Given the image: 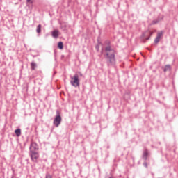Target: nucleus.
<instances>
[{"label":"nucleus","instance_id":"11","mask_svg":"<svg viewBox=\"0 0 178 178\" xmlns=\"http://www.w3.org/2000/svg\"><path fill=\"white\" fill-rule=\"evenodd\" d=\"M15 134H16L17 137H20V136H22V129H15Z\"/></svg>","mask_w":178,"mask_h":178},{"label":"nucleus","instance_id":"18","mask_svg":"<svg viewBox=\"0 0 178 178\" xmlns=\"http://www.w3.org/2000/svg\"><path fill=\"white\" fill-rule=\"evenodd\" d=\"M45 178H52V175L49 173H47L45 175Z\"/></svg>","mask_w":178,"mask_h":178},{"label":"nucleus","instance_id":"9","mask_svg":"<svg viewBox=\"0 0 178 178\" xmlns=\"http://www.w3.org/2000/svg\"><path fill=\"white\" fill-rule=\"evenodd\" d=\"M162 19H163V15H161L157 19L153 20L152 24H156V23H159V22H161Z\"/></svg>","mask_w":178,"mask_h":178},{"label":"nucleus","instance_id":"14","mask_svg":"<svg viewBox=\"0 0 178 178\" xmlns=\"http://www.w3.org/2000/svg\"><path fill=\"white\" fill-rule=\"evenodd\" d=\"M58 48L59 49H62L63 48V42H59L58 43Z\"/></svg>","mask_w":178,"mask_h":178},{"label":"nucleus","instance_id":"17","mask_svg":"<svg viewBox=\"0 0 178 178\" xmlns=\"http://www.w3.org/2000/svg\"><path fill=\"white\" fill-rule=\"evenodd\" d=\"M60 29L63 31L66 30V24H60Z\"/></svg>","mask_w":178,"mask_h":178},{"label":"nucleus","instance_id":"15","mask_svg":"<svg viewBox=\"0 0 178 178\" xmlns=\"http://www.w3.org/2000/svg\"><path fill=\"white\" fill-rule=\"evenodd\" d=\"M164 72H168V70H170V65H167L164 67Z\"/></svg>","mask_w":178,"mask_h":178},{"label":"nucleus","instance_id":"8","mask_svg":"<svg viewBox=\"0 0 178 178\" xmlns=\"http://www.w3.org/2000/svg\"><path fill=\"white\" fill-rule=\"evenodd\" d=\"M51 35L54 38H58L59 37V31L58 30H54L51 33Z\"/></svg>","mask_w":178,"mask_h":178},{"label":"nucleus","instance_id":"20","mask_svg":"<svg viewBox=\"0 0 178 178\" xmlns=\"http://www.w3.org/2000/svg\"><path fill=\"white\" fill-rule=\"evenodd\" d=\"M143 166H145V168H148V164H147L146 161L143 163Z\"/></svg>","mask_w":178,"mask_h":178},{"label":"nucleus","instance_id":"5","mask_svg":"<svg viewBox=\"0 0 178 178\" xmlns=\"http://www.w3.org/2000/svg\"><path fill=\"white\" fill-rule=\"evenodd\" d=\"M62 122V117H60V115H57L54 120V124L56 127H59V124H60Z\"/></svg>","mask_w":178,"mask_h":178},{"label":"nucleus","instance_id":"4","mask_svg":"<svg viewBox=\"0 0 178 178\" xmlns=\"http://www.w3.org/2000/svg\"><path fill=\"white\" fill-rule=\"evenodd\" d=\"M29 155L33 162H37L40 158V154L38 152H29Z\"/></svg>","mask_w":178,"mask_h":178},{"label":"nucleus","instance_id":"22","mask_svg":"<svg viewBox=\"0 0 178 178\" xmlns=\"http://www.w3.org/2000/svg\"><path fill=\"white\" fill-rule=\"evenodd\" d=\"M109 178H113V177H110Z\"/></svg>","mask_w":178,"mask_h":178},{"label":"nucleus","instance_id":"2","mask_svg":"<svg viewBox=\"0 0 178 178\" xmlns=\"http://www.w3.org/2000/svg\"><path fill=\"white\" fill-rule=\"evenodd\" d=\"M70 84L72 85L73 87H80V79L77 74H75L74 76H71Z\"/></svg>","mask_w":178,"mask_h":178},{"label":"nucleus","instance_id":"6","mask_svg":"<svg viewBox=\"0 0 178 178\" xmlns=\"http://www.w3.org/2000/svg\"><path fill=\"white\" fill-rule=\"evenodd\" d=\"M29 151V152H37L38 151V145L35 142L31 143Z\"/></svg>","mask_w":178,"mask_h":178},{"label":"nucleus","instance_id":"7","mask_svg":"<svg viewBox=\"0 0 178 178\" xmlns=\"http://www.w3.org/2000/svg\"><path fill=\"white\" fill-rule=\"evenodd\" d=\"M163 35V33H162V32H159L157 33V35L154 40L155 44H158V42H159V41H161V38L162 37Z\"/></svg>","mask_w":178,"mask_h":178},{"label":"nucleus","instance_id":"12","mask_svg":"<svg viewBox=\"0 0 178 178\" xmlns=\"http://www.w3.org/2000/svg\"><path fill=\"white\" fill-rule=\"evenodd\" d=\"M35 67H37V64L35 62L31 63V70H35Z\"/></svg>","mask_w":178,"mask_h":178},{"label":"nucleus","instance_id":"13","mask_svg":"<svg viewBox=\"0 0 178 178\" xmlns=\"http://www.w3.org/2000/svg\"><path fill=\"white\" fill-rule=\"evenodd\" d=\"M41 24L38 25L37 28H36V32L38 33V34L41 33Z\"/></svg>","mask_w":178,"mask_h":178},{"label":"nucleus","instance_id":"21","mask_svg":"<svg viewBox=\"0 0 178 178\" xmlns=\"http://www.w3.org/2000/svg\"><path fill=\"white\" fill-rule=\"evenodd\" d=\"M80 76H83V74H80Z\"/></svg>","mask_w":178,"mask_h":178},{"label":"nucleus","instance_id":"10","mask_svg":"<svg viewBox=\"0 0 178 178\" xmlns=\"http://www.w3.org/2000/svg\"><path fill=\"white\" fill-rule=\"evenodd\" d=\"M147 159H148V150L145 149L143 152V159H144V161H147Z\"/></svg>","mask_w":178,"mask_h":178},{"label":"nucleus","instance_id":"16","mask_svg":"<svg viewBox=\"0 0 178 178\" xmlns=\"http://www.w3.org/2000/svg\"><path fill=\"white\" fill-rule=\"evenodd\" d=\"M26 5H27V6H29V8H30V6L32 7L33 6V1H26Z\"/></svg>","mask_w":178,"mask_h":178},{"label":"nucleus","instance_id":"3","mask_svg":"<svg viewBox=\"0 0 178 178\" xmlns=\"http://www.w3.org/2000/svg\"><path fill=\"white\" fill-rule=\"evenodd\" d=\"M152 34H154V33L151 31L143 33L141 36L143 42H147V41L151 38V35H152Z\"/></svg>","mask_w":178,"mask_h":178},{"label":"nucleus","instance_id":"19","mask_svg":"<svg viewBox=\"0 0 178 178\" xmlns=\"http://www.w3.org/2000/svg\"><path fill=\"white\" fill-rule=\"evenodd\" d=\"M95 49L97 50V52H99V44H97L95 46Z\"/></svg>","mask_w":178,"mask_h":178},{"label":"nucleus","instance_id":"1","mask_svg":"<svg viewBox=\"0 0 178 178\" xmlns=\"http://www.w3.org/2000/svg\"><path fill=\"white\" fill-rule=\"evenodd\" d=\"M104 51L106 52L104 58L107 60V65L108 67L113 66L115 62H116V59L115 58V49L111 46V41L109 40H106L104 42Z\"/></svg>","mask_w":178,"mask_h":178}]
</instances>
